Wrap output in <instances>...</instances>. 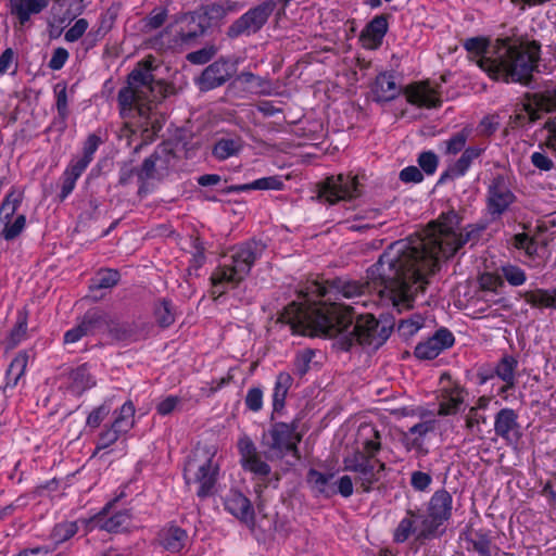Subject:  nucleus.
<instances>
[{
    "mask_svg": "<svg viewBox=\"0 0 556 556\" xmlns=\"http://www.w3.org/2000/svg\"><path fill=\"white\" fill-rule=\"evenodd\" d=\"M424 321L425 319L418 314L401 319L397 325V332L404 339H408L424 326Z\"/></svg>",
    "mask_w": 556,
    "mask_h": 556,
    "instance_id": "obj_49",
    "label": "nucleus"
},
{
    "mask_svg": "<svg viewBox=\"0 0 556 556\" xmlns=\"http://www.w3.org/2000/svg\"><path fill=\"white\" fill-rule=\"evenodd\" d=\"M437 427V420L429 419L426 421L418 422L409 428L408 433L410 434H417L414 439L405 438V446L407 450L412 448H421L422 441L421 438H424L427 433L432 432L435 430Z\"/></svg>",
    "mask_w": 556,
    "mask_h": 556,
    "instance_id": "obj_40",
    "label": "nucleus"
},
{
    "mask_svg": "<svg viewBox=\"0 0 556 556\" xmlns=\"http://www.w3.org/2000/svg\"><path fill=\"white\" fill-rule=\"evenodd\" d=\"M388 31V15L375 16L362 31L361 40L366 48L376 49Z\"/></svg>",
    "mask_w": 556,
    "mask_h": 556,
    "instance_id": "obj_22",
    "label": "nucleus"
},
{
    "mask_svg": "<svg viewBox=\"0 0 556 556\" xmlns=\"http://www.w3.org/2000/svg\"><path fill=\"white\" fill-rule=\"evenodd\" d=\"M182 404V399L177 395H169L163 399L156 405V412L161 416H167L179 408Z\"/></svg>",
    "mask_w": 556,
    "mask_h": 556,
    "instance_id": "obj_63",
    "label": "nucleus"
},
{
    "mask_svg": "<svg viewBox=\"0 0 556 556\" xmlns=\"http://www.w3.org/2000/svg\"><path fill=\"white\" fill-rule=\"evenodd\" d=\"M417 162L421 170H424L427 175H432L437 170L439 159L434 152L424 151L419 154Z\"/></svg>",
    "mask_w": 556,
    "mask_h": 556,
    "instance_id": "obj_61",
    "label": "nucleus"
},
{
    "mask_svg": "<svg viewBox=\"0 0 556 556\" xmlns=\"http://www.w3.org/2000/svg\"><path fill=\"white\" fill-rule=\"evenodd\" d=\"M424 516L418 510L407 509L406 516L400 521L393 532V541L395 543H404L413 534H417L421 527ZM418 540H420L417 536Z\"/></svg>",
    "mask_w": 556,
    "mask_h": 556,
    "instance_id": "obj_26",
    "label": "nucleus"
},
{
    "mask_svg": "<svg viewBox=\"0 0 556 556\" xmlns=\"http://www.w3.org/2000/svg\"><path fill=\"white\" fill-rule=\"evenodd\" d=\"M162 176V173L157 168L156 163L151 155L144 159L141 167L137 172L138 180L142 184L150 179H154L156 177L159 178Z\"/></svg>",
    "mask_w": 556,
    "mask_h": 556,
    "instance_id": "obj_55",
    "label": "nucleus"
},
{
    "mask_svg": "<svg viewBox=\"0 0 556 556\" xmlns=\"http://www.w3.org/2000/svg\"><path fill=\"white\" fill-rule=\"evenodd\" d=\"M80 323L89 336L103 330L108 332L110 323H112V314L101 307H92L86 311L80 318Z\"/></svg>",
    "mask_w": 556,
    "mask_h": 556,
    "instance_id": "obj_25",
    "label": "nucleus"
},
{
    "mask_svg": "<svg viewBox=\"0 0 556 556\" xmlns=\"http://www.w3.org/2000/svg\"><path fill=\"white\" fill-rule=\"evenodd\" d=\"M462 217L454 211L442 213L437 220L429 223L424 235L412 236L391 243L380 255L375 270L392 280L403 264L413 263L420 271L421 283H428L426 277L433 274L440 258H450L467 242L476 243L485 230V224L468 225L465 233L458 232Z\"/></svg>",
    "mask_w": 556,
    "mask_h": 556,
    "instance_id": "obj_1",
    "label": "nucleus"
},
{
    "mask_svg": "<svg viewBox=\"0 0 556 556\" xmlns=\"http://www.w3.org/2000/svg\"><path fill=\"white\" fill-rule=\"evenodd\" d=\"M121 275L116 269L100 270L92 279L90 290L110 289L117 285Z\"/></svg>",
    "mask_w": 556,
    "mask_h": 556,
    "instance_id": "obj_45",
    "label": "nucleus"
},
{
    "mask_svg": "<svg viewBox=\"0 0 556 556\" xmlns=\"http://www.w3.org/2000/svg\"><path fill=\"white\" fill-rule=\"evenodd\" d=\"M135 414V407L134 404L129 401L126 402L121 407L119 416L115 418L114 420V427L121 428L123 431H128V429L132 426V417Z\"/></svg>",
    "mask_w": 556,
    "mask_h": 556,
    "instance_id": "obj_57",
    "label": "nucleus"
},
{
    "mask_svg": "<svg viewBox=\"0 0 556 556\" xmlns=\"http://www.w3.org/2000/svg\"><path fill=\"white\" fill-rule=\"evenodd\" d=\"M101 143L100 137H98L94 134H90L85 143H84V155L79 160L75 161V163L79 164L80 166L87 168L89 163L92 161L93 153L97 151Z\"/></svg>",
    "mask_w": 556,
    "mask_h": 556,
    "instance_id": "obj_54",
    "label": "nucleus"
},
{
    "mask_svg": "<svg viewBox=\"0 0 556 556\" xmlns=\"http://www.w3.org/2000/svg\"><path fill=\"white\" fill-rule=\"evenodd\" d=\"M463 392V388L458 384H455L451 388H443L441 391V400L438 414L440 416L456 414L464 402Z\"/></svg>",
    "mask_w": 556,
    "mask_h": 556,
    "instance_id": "obj_29",
    "label": "nucleus"
},
{
    "mask_svg": "<svg viewBox=\"0 0 556 556\" xmlns=\"http://www.w3.org/2000/svg\"><path fill=\"white\" fill-rule=\"evenodd\" d=\"M217 53L214 45L206 46L200 50L187 54V60L192 64L202 65L210 62Z\"/></svg>",
    "mask_w": 556,
    "mask_h": 556,
    "instance_id": "obj_58",
    "label": "nucleus"
},
{
    "mask_svg": "<svg viewBox=\"0 0 556 556\" xmlns=\"http://www.w3.org/2000/svg\"><path fill=\"white\" fill-rule=\"evenodd\" d=\"M464 48L475 55H480V61L482 58L488 56L489 52V42L483 37H472L468 38L464 41ZM479 64V62H477Z\"/></svg>",
    "mask_w": 556,
    "mask_h": 556,
    "instance_id": "obj_56",
    "label": "nucleus"
},
{
    "mask_svg": "<svg viewBox=\"0 0 556 556\" xmlns=\"http://www.w3.org/2000/svg\"><path fill=\"white\" fill-rule=\"evenodd\" d=\"M379 262L380 258L368 269L369 281L366 283L334 278L327 281L328 287L318 283L314 286L313 292L317 293L319 298L328 296L326 301L307 304L294 303L303 309H308L312 306L321 305L324 303H338L337 301L343 298L353 300V304L365 305L366 301L363 300V298L366 295L367 291L374 290L381 299L389 300L397 312H401L403 308H410L415 295L418 292H424L426 289L421 283L420 271H418L410 262V264H403L397 276L389 280L374 271Z\"/></svg>",
    "mask_w": 556,
    "mask_h": 556,
    "instance_id": "obj_3",
    "label": "nucleus"
},
{
    "mask_svg": "<svg viewBox=\"0 0 556 556\" xmlns=\"http://www.w3.org/2000/svg\"><path fill=\"white\" fill-rule=\"evenodd\" d=\"M276 8L277 2L275 0H264L250 8L229 25L226 31L227 37L236 39L241 36L250 37L257 34L266 25Z\"/></svg>",
    "mask_w": 556,
    "mask_h": 556,
    "instance_id": "obj_12",
    "label": "nucleus"
},
{
    "mask_svg": "<svg viewBox=\"0 0 556 556\" xmlns=\"http://www.w3.org/2000/svg\"><path fill=\"white\" fill-rule=\"evenodd\" d=\"M235 83H240L247 86V89L253 93L268 94L270 83L269 80L257 76L251 72H242L235 78Z\"/></svg>",
    "mask_w": 556,
    "mask_h": 556,
    "instance_id": "obj_39",
    "label": "nucleus"
},
{
    "mask_svg": "<svg viewBox=\"0 0 556 556\" xmlns=\"http://www.w3.org/2000/svg\"><path fill=\"white\" fill-rule=\"evenodd\" d=\"M28 363V354L25 351H21L12 359L7 370V383L5 387L14 388L20 379L23 377Z\"/></svg>",
    "mask_w": 556,
    "mask_h": 556,
    "instance_id": "obj_37",
    "label": "nucleus"
},
{
    "mask_svg": "<svg viewBox=\"0 0 556 556\" xmlns=\"http://www.w3.org/2000/svg\"><path fill=\"white\" fill-rule=\"evenodd\" d=\"M70 386L68 390L74 395H81L86 390L96 386V381L90 375L88 367L81 365L70 372Z\"/></svg>",
    "mask_w": 556,
    "mask_h": 556,
    "instance_id": "obj_33",
    "label": "nucleus"
},
{
    "mask_svg": "<svg viewBox=\"0 0 556 556\" xmlns=\"http://www.w3.org/2000/svg\"><path fill=\"white\" fill-rule=\"evenodd\" d=\"M23 200V192L12 187L0 205V220L13 218Z\"/></svg>",
    "mask_w": 556,
    "mask_h": 556,
    "instance_id": "obj_42",
    "label": "nucleus"
},
{
    "mask_svg": "<svg viewBox=\"0 0 556 556\" xmlns=\"http://www.w3.org/2000/svg\"><path fill=\"white\" fill-rule=\"evenodd\" d=\"M404 93L407 101L413 105L427 109H437L442 105L439 90L432 87L428 80L408 85Z\"/></svg>",
    "mask_w": 556,
    "mask_h": 556,
    "instance_id": "obj_16",
    "label": "nucleus"
},
{
    "mask_svg": "<svg viewBox=\"0 0 556 556\" xmlns=\"http://www.w3.org/2000/svg\"><path fill=\"white\" fill-rule=\"evenodd\" d=\"M503 276L511 286H521L526 281V273L517 266L503 267Z\"/></svg>",
    "mask_w": 556,
    "mask_h": 556,
    "instance_id": "obj_64",
    "label": "nucleus"
},
{
    "mask_svg": "<svg viewBox=\"0 0 556 556\" xmlns=\"http://www.w3.org/2000/svg\"><path fill=\"white\" fill-rule=\"evenodd\" d=\"M279 320L290 325L294 333L339 337L345 351L355 343L377 349L386 342L392 329V326L381 325L371 314H357L354 306L341 303H324L308 309L290 303Z\"/></svg>",
    "mask_w": 556,
    "mask_h": 556,
    "instance_id": "obj_2",
    "label": "nucleus"
},
{
    "mask_svg": "<svg viewBox=\"0 0 556 556\" xmlns=\"http://www.w3.org/2000/svg\"><path fill=\"white\" fill-rule=\"evenodd\" d=\"M299 420L291 422H274L269 429L263 433L262 445L265 447L264 454L268 460L282 459L291 454L295 459H300L299 443L302 441V434L298 431Z\"/></svg>",
    "mask_w": 556,
    "mask_h": 556,
    "instance_id": "obj_9",
    "label": "nucleus"
},
{
    "mask_svg": "<svg viewBox=\"0 0 556 556\" xmlns=\"http://www.w3.org/2000/svg\"><path fill=\"white\" fill-rule=\"evenodd\" d=\"M344 470L355 473V482L359 484L363 492L371 491L381 473L386 470V464L376 457L365 455L361 450H355L343 458Z\"/></svg>",
    "mask_w": 556,
    "mask_h": 556,
    "instance_id": "obj_10",
    "label": "nucleus"
},
{
    "mask_svg": "<svg viewBox=\"0 0 556 556\" xmlns=\"http://www.w3.org/2000/svg\"><path fill=\"white\" fill-rule=\"evenodd\" d=\"M48 3L49 0H15L12 3L11 13L17 16L21 25H24L31 14L40 13Z\"/></svg>",
    "mask_w": 556,
    "mask_h": 556,
    "instance_id": "obj_31",
    "label": "nucleus"
},
{
    "mask_svg": "<svg viewBox=\"0 0 556 556\" xmlns=\"http://www.w3.org/2000/svg\"><path fill=\"white\" fill-rule=\"evenodd\" d=\"M235 73V64L225 58H219L203 70L197 84L201 91H208L226 84Z\"/></svg>",
    "mask_w": 556,
    "mask_h": 556,
    "instance_id": "obj_15",
    "label": "nucleus"
},
{
    "mask_svg": "<svg viewBox=\"0 0 556 556\" xmlns=\"http://www.w3.org/2000/svg\"><path fill=\"white\" fill-rule=\"evenodd\" d=\"M130 514L128 510H122L113 516L103 519L101 529L108 532H119L126 530L130 523Z\"/></svg>",
    "mask_w": 556,
    "mask_h": 556,
    "instance_id": "obj_44",
    "label": "nucleus"
},
{
    "mask_svg": "<svg viewBox=\"0 0 556 556\" xmlns=\"http://www.w3.org/2000/svg\"><path fill=\"white\" fill-rule=\"evenodd\" d=\"M77 529L78 528L75 522L58 523L51 532V539L55 545L61 544L74 536L77 532Z\"/></svg>",
    "mask_w": 556,
    "mask_h": 556,
    "instance_id": "obj_52",
    "label": "nucleus"
},
{
    "mask_svg": "<svg viewBox=\"0 0 556 556\" xmlns=\"http://www.w3.org/2000/svg\"><path fill=\"white\" fill-rule=\"evenodd\" d=\"M283 182L278 176H269L256 179L250 184L235 185L228 187L226 192H243L250 190H281Z\"/></svg>",
    "mask_w": 556,
    "mask_h": 556,
    "instance_id": "obj_34",
    "label": "nucleus"
},
{
    "mask_svg": "<svg viewBox=\"0 0 556 556\" xmlns=\"http://www.w3.org/2000/svg\"><path fill=\"white\" fill-rule=\"evenodd\" d=\"M226 15L227 10L217 3L201 5L193 12L179 14L175 17V24L179 26L176 36L182 43H190L205 35L210 28L218 26Z\"/></svg>",
    "mask_w": 556,
    "mask_h": 556,
    "instance_id": "obj_8",
    "label": "nucleus"
},
{
    "mask_svg": "<svg viewBox=\"0 0 556 556\" xmlns=\"http://www.w3.org/2000/svg\"><path fill=\"white\" fill-rule=\"evenodd\" d=\"M525 301L533 307L556 309V288L553 290L535 289L522 294Z\"/></svg>",
    "mask_w": 556,
    "mask_h": 556,
    "instance_id": "obj_35",
    "label": "nucleus"
},
{
    "mask_svg": "<svg viewBox=\"0 0 556 556\" xmlns=\"http://www.w3.org/2000/svg\"><path fill=\"white\" fill-rule=\"evenodd\" d=\"M215 453L206 447H197L188 456L184 478L188 485L198 484L197 495L205 498L214 493L219 466L214 460Z\"/></svg>",
    "mask_w": 556,
    "mask_h": 556,
    "instance_id": "obj_7",
    "label": "nucleus"
},
{
    "mask_svg": "<svg viewBox=\"0 0 556 556\" xmlns=\"http://www.w3.org/2000/svg\"><path fill=\"white\" fill-rule=\"evenodd\" d=\"M470 134L471 129L468 127H465L460 131L453 134L450 139L445 141V153L457 154L458 152L463 151Z\"/></svg>",
    "mask_w": 556,
    "mask_h": 556,
    "instance_id": "obj_51",
    "label": "nucleus"
},
{
    "mask_svg": "<svg viewBox=\"0 0 556 556\" xmlns=\"http://www.w3.org/2000/svg\"><path fill=\"white\" fill-rule=\"evenodd\" d=\"M454 341L453 333L445 328H441L427 341L418 343L414 354L419 359L430 361L435 358L442 351L451 348Z\"/></svg>",
    "mask_w": 556,
    "mask_h": 556,
    "instance_id": "obj_17",
    "label": "nucleus"
},
{
    "mask_svg": "<svg viewBox=\"0 0 556 556\" xmlns=\"http://www.w3.org/2000/svg\"><path fill=\"white\" fill-rule=\"evenodd\" d=\"M526 98L533 100L534 104L545 113H552L556 111V88L546 89L544 91L534 93L527 92Z\"/></svg>",
    "mask_w": 556,
    "mask_h": 556,
    "instance_id": "obj_43",
    "label": "nucleus"
},
{
    "mask_svg": "<svg viewBox=\"0 0 556 556\" xmlns=\"http://www.w3.org/2000/svg\"><path fill=\"white\" fill-rule=\"evenodd\" d=\"M357 176L338 175L328 177L319 187L318 197L329 204L351 200L361 195Z\"/></svg>",
    "mask_w": 556,
    "mask_h": 556,
    "instance_id": "obj_13",
    "label": "nucleus"
},
{
    "mask_svg": "<svg viewBox=\"0 0 556 556\" xmlns=\"http://www.w3.org/2000/svg\"><path fill=\"white\" fill-rule=\"evenodd\" d=\"M479 285L483 291L498 293L500 289L504 287V281L500 276L484 273L479 277Z\"/></svg>",
    "mask_w": 556,
    "mask_h": 556,
    "instance_id": "obj_60",
    "label": "nucleus"
},
{
    "mask_svg": "<svg viewBox=\"0 0 556 556\" xmlns=\"http://www.w3.org/2000/svg\"><path fill=\"white\" fill-rule=\"evenodd\" d=\"M472 548L480 556H491V539L489 534L482 530H472L468 536Z\"/></svg>",
    "mask_w": 556,
    "mask_h": 556,
    "instance_id": "obj_46",
    "label": "nucleus"
},
{
    "mask_svg": "<svg viewBox=\"0 0 556 556\" xmlns=\"http://www.w3.org/2000/svg\"><path fill=\"white\" fill-rule=\"evenodd\" d=\"M238 448L241 455V464L245 470L260 477H267L270 473V466L262 460L253 441L244 435L238 441Z\"/></svg>",
    "mask_w": 556,
    "mask_h": 556,
    "instance_id": "obj_18",
    "label": "nucleus"
},
{
    "mask_svg": "<svg viewBox=\"0 0 556 556\" xmlns=\"http://www.w3.org/2000/svg\"><path fill=\"white\" fill-rule=\"evenodd\" d=\"M333 478L334 473L332 472H320L311 468L307 472L306 481L316 496L329 498L337 494Z\"/></svg>",
    "mask_w": 556,
    "mask_h": 556,
    "instance_id": "obj_23",
    "label": "nucleus"
},
{
    "mask_svg": "<svg viewBox=\"0 0 556 556\" xmlns=\"http://www.w3.org/2000/svg\"><path fill=\"white\" fill-rule=\"evenodd\" d=\"M518 366L517 359L511 355H504L495 367L496 376L505 382L502 392H507L516 386L515 371Z\"/></svg>",
    "mask_w": 556,
    "mask_h": 556,
    "instance_id": "obj_32",
    "label": "nucleus"
},
{
    "mask_svg": "<svg viewBox=\"0 0 556 556\" xmlns=\"http://www.w3.org/2000/svg\"><path fill=\"white\" fill-rule=\"evenodd\" d=\"M143 328L137 321H121L112 314V323H110L108 334L117 342H136L140 340Z\"/></svg>",
    "mask_w": 556,
    "mask_h": 556,
    "instance_id": "obj_20",
    "label": "nucleus"
},
{
    "mask_svg": "<svg viewBox=\"0 0 556 556\" xmlns=\"http://www.w3.org/2000/svg\"><path fill=\"white\" fill-rule=\"evenodd\" d=\"M519 429L518 415L511 408L501 409L494 418L495 433L506 441L511 440V434Z\"/></svg>",
    "mask_w": 556,
    "mask_h": 556,
    "instance_id": "obj_28",
    "label": "nucleus"
},
{
    "mask_svg": "<svg viewBox=\"0 0 556 556\" xmlns=\"http://www.w3.org/2000/svg\"><path fill=\"white\" fill-rule=\"evenodd\" d=\"M165 88L161 81H155L150 62L139 63L128 75L127 86L118 91V104L122 114L125 111L137 110L139 116L146 119L142 124L144 131L149 127L156 134L161 130L156 114L153 112L154 103L165 97Z\"/></svg>",
    "mask_w": 556,
    "mask_h": 556,
    "instance_id": "obj_5",
    "label": "nucleus"
},
{
    "mask_svg": "<svg viewBox=\"0 0 556 556\" xmlns=\"http://www.w3.org/2000/svg\"><path fill=\"white\" fill-rule=\"evenodd\" d=\"M484 151L482 147H468L466 148L460 157L451 164L445 172L442 173L439 182H445L446 180H454L464 176L472 162L478 159Z\"/></svg>",
    "mask_w": 556,
    "mask_h": 556,
    "instance_id": "obj_19",
    "label": "nucleus"
},
{
    "mask_svg": "<svg viewBox=\"0 0 556 556\" xmlns=\"http://www.w3.org/2000/svg\"><path fill=\"white\" fill-rule=\"evenodd\" d=\"M27 332V314L26 312H20L17 320L13 329L10 331L8 338V348H15L22 340L25 339Z\"/></svg>",
    "mask_w": 556,
    "mask_h": 556,
    "instance_id": "obj_48",
    "label": "nucleus"
},
{
    "mask_svg": "<svg viewBox=\"0 0 556 556\" xmlns=\"http://www.w3.org/2000/svg\"><path fill=\"white\" fill-rule=\"evenodd\" d=\"M540 53L541 45L535 40L520 45L502 41L496 56L482 58L479 67L495 80L529 86L533 79L532 74L538 68Z\"/></svg>",
    "mask_w": 556,
    "mask_h": 556,
    "instance_id": "obj_4",
    "label": "nucleus"
},
{
    "mask_svg": "<svg viewBox=\"0 0 556 556\" xmlns=\"http://www.w3.org/2000/svg\"><path fill=\"white\" fill-rule=\"evenodd\" d=\"M357 441L362 445L365 455L369 457H376L378 452L381 450V434L370 424H362L357 430Z\"/></svg>",
    "mask_w": 556,
    "mask_h": 556,
    "instance_id": "obj_27",
    "label": "nucleus"
},
{
    "mask_svg": "<svg viewBox=\"0 0 556 556\" xmlns=\"http://www.w3.org/2000/svg\"><path fill=\"white\" fill-rule=\"evenodd\" d=\"M516 201V195L511 192L502 175L495 176L488 187L486 208L493 218L501 217L509 206Z\"/></svg>",
    "mask_w": 556,
    "mask_h": 556,
    "instance_id": "obj_14",
    "label": "nucleus"
},
{
    "mask_svg": "<svg viewBox=\"0 0 556 556\" xmlns=\"http://www.w3.org/2000/svg\"><path fill=\"white\" fill-rule=\"evenodd\" d=\"M156 163L157 168L162 175L166 174L168 168L173 165L175 154L168 144H160L151 154Z\"/></svg>",
    "mask_w": 556,
    "mask_h": 556,
    "instance_id": "obj_47",
    "label": "nucleus"
},
{
    "mask_svg": "<svg viewBox=\"0 0 556 556\" xmlns=\"http://www.w3.org/2000/svg\"><path fill=\"white\" fill-rule=\"evenodd\" d=\"M453 497L448 491H435L429 500L427 515L421 520L419 539H430L438 534L439 528L452 517Z\"/></svg>",
    "mask_w": 556,
    "mask_h": 556,
    "instance_id": "obj_11",
    "label": "nucleus"
},
{
    "mask_svg": "<svg viewBox=\"0 0 556 556\" xmlns=\"http://www.w3.org/2000/svg\"><path fill=\"white\" fill-rule=\"evenodd\" d=\"M86 168L79 164L72 162L62 175L61 192L59 198L61 201L65 200L74 190L76 180L80 177Z\"/></svg>",
    "mask_w": 556,
    "mask_h": 556,
    "instance_id": "obj_38",
    "label": "nucleus"
},
{
    "mask_svg": "<svg viewBox=\"0 0 556 556\" xmlns=\"http://www.w3.org/2000/svg\"><path fill=\"white\" fill-rule=\"evenodd\" d=\"M240 150V144L233 139H220L213 148V155L218 160H226L236 155Z\"/></svg>",
    "mask_w": 556,
    "mask_h": 556,
    "instance_id": "obj_50",
    "label": "nucleus"
},
{
    "mask_svg": "<svg viewBox=\"0 0 556 556\" xmlns=\"http://www.w3.org/2000/svg\"><path fill=\"white\" fill-rule=\"evenodd\" d=\"M266 245L261 240H249L233 249L231 263L218 266L211 276L212 286L223 294L225 285L238 286L250 274L255 261L261 257Z\"/></svg>",
    "mask_w": 556,
    "mask_h": 556,
    "instance_id": "obj_6",
    "label": "nucleus"
},
{
    "mask_svg": "<svg viewBox=\"0 0 556 556\" xmlns=\"http://www.w3.org/2000/svg\"><path fill=\"white\" fill-rule=\"evenodd\" d=\"M315 356V351L312 349H304L296 353L294 359V374L303 377L306 375L311 368V363Z\"/></svg>",
    "mask_w": 556,
    "mask_h": 556,
    "instance_id": "obj_53",
    "label": "nucleus"
},
{
    "mask_svg": "<svg viewBox=\"0 0 556 556\" xmlns=\"http://www.w3.org/2000/svg\"><path fill=\"white\" fill-rule=\"evenodd\" d=\"M371 91L375 101L388 102L395 99L400 94L401 89L396 85L393 74L381 73L376 77Z\"/></svg>",
    "mask_w": 556,
    "mask_h": 556,
    "instance_id": "obj_24",
    "label": "nucleus"
},
{
    "mask_svg": "<svg viewBox=\"0 0 556 556\" xmlns=\"http://www.w3.org/2000/svg\"><path fill=\"white\" fill-rule=\"evenodd\" d=\"M26 226V216L24 214L17 215L14 220L12 218L0 220V237L5 241L15 240Z\"/></svg>",
    "mask_w": 556,
    "mask_h": 556,
    "instance_id": "obj_41",
    "label": "nucleus"
},
{
    "mask_svg": "<svg viewBox=\"0 0 556 556\" xmlns=\"http://www.w3.org/2000/svg\"><path fill=\"white\" fill-rule=\"evenodd\" d=\"M226 510L244 522H254V510L250 500L239 491L231 490L225 497Z\"/></svg>",
    "mask_w": 556,
    "mask_h": 556,
    "instance_id": "obj_21",
    "label": "nucleus"
},
{
    "mask_svg": "<svg viewBox=\"0 0 556 556\" xmlns=\"http://www.w3.org/2000/svg\"><path fill=\"white\" fill-rule=\"evenodd\" d=\"M293 383L292 376L287 371H281L277 375L274 390H273V413L271 419H274L275 414H279L282 412L286 405V397L288 392Z\"/></svg>",
    "mask_w": 556,
    "mask_h": 556,
    "instance_id": "obj_30",
    "label": "nucleus"
},
{
    "mask_svg": "<svg viewBox=\"0 0 556 556\" xmlns=\"http://www.w3.org/2000/svg\"><path fill=\"white\" fill-rule=\"evenodd\" d=\"M123 432L124 431L121 428L114 427V424H112L111 428L105 429L100 433L97 450L109 447L118 440L119 434Z\"/></svg>",
    "mask_w": 556,
    "mask_h": 556,
    "instance_id": "obj_62",
    "label": "nucleus"
},
{
    "mask_svg": "<svg viewBox=\"0 0 556 556\" xmlns=\"http://www.w3.org/2000/svg\"><path fill=\"white\" fill-rule=\"evenodd\" d=\"M155 318L160 326L168 327L175 320L174 314L172 312V304L169 301L163 300L155 307Z\"/></svg>",
    "mask_w": 556,
    "mask_h": 556,
    "instance_id": "obj_59",
    "label": "nucleus"
},
{
    "mask_svg": "<svg viewBox=\"0 0 556 556\" xmlns=\"http://www.w3.org/2000/svg\"><path fill=\"white\" fill-rule=\"evenodd\" d=\"M187 538V532L184 529L172 526L162 532L161 543L167 551L177 553L185 546Z\"/></svg>",
    "mask_w": 556,
    "mask_h": 556,
    "instance_id": "obj_36",
    "label": "nucleus"
}]
</instances>
